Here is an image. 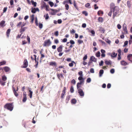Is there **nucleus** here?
<instances>
[{
	"label": "nucleus",
	"instance_id": "64",
	"mask_svg": "<svg viewBox=\"0 0 132 132\" xmlns=\"http://www.w3.org/2000/svg\"><path fill=\"white\" fill-rule=\"evenodd\" d=\"M86 24L85 23H83L82 25V27L83 28H85L86 27Z\"/></svg>",
	"mask_w": 132,
	"mask_h": 132
},
{
	"label": "nucleus",
	"instance_id": "42",
	"mask_svg": "<svg viewBox=\"0 0 132 132\" xmlns=\"http://www.w3.org/2000/svg\"><path fill=\"white\" fill-rule=\"evenodd\" d=\"M128 43V41H126L124 42V45H123V47H124L126 46L127 45Z\"/></svg>",
	"mask_w": 132,
	"mask_h": 132
},
{
	"label": "nucleus",
	"instance_id": "43",
	"mask_svg": "<svg viewBox=\"0 0 132 132\" xmlns=\"http://www.w3.org/2000/svg\"><path fill=\"white\" fill-rule=\"evenodd\" d=\"M90 6V4L89 3H87L85 5V7L88 8H89V6Z\"/></svg>",
	"mask_w": 132,
	"mask_h": 132
},
{
	"label": "nucleus",
	"instance_id": "20",
	"mask_svg": "<svg viewBox=\"0 0 132 132\" xmlns=\"http://www.w3.org/2000/svg\"><path fill=\"white\" fill-rule=\"evenodd\" d=\"M117 55V53H116L114 52H112V54H111V56L112 57H116Z\"/></svg>",
	"mask_w": 132,
	"mask_h": 132
},
{
	"label": "nucleus",
	"instance_id": "44",
	"mask_svg": "<svg viewBox=\"0 0 132 132\" xmlns=\"http://www.w3.org/2000/svg\"><path fill=\"white\" fill-rule=\"evenodd\" d=\"M91 79L90 78H88L86 80V82L88 83H89L91 82Z\"/></svg>",
	"mask_w": 132,
	"mask_h": 132
},
{
	"label": "nucleus",
	"instance_id": "12",
	"mask_svg": "<svg viewBox=\"0 0 132 132\" xmlns=\"http://www.w3.org/2000/svg\"><path fill=\"white\" fill-rule=\"evenodd\" d=\"M12 89L13 93L17 97L18 95V93L16 92V90H15L14 87H13Z\"/></svg>",
	"mask_w": 132,
	"mask_h": 132
},
{
	"label": "nucleus",
	"instance_id": "34",
	"mask_svg": "<svg viewBox=\"0 0 132 132\" xmlns=\"http://www.w3.org/2000/svg\"><path fill=\"white\" fill-rule=\"evenodd\" d=\"M100 51H98L96 54V57H100Z\"/></svg>",
	"mask_w": 132,
	"mask_h": 132
},
{
	"label": "nucleus",
	"instance_id": "9",
	"mask_svg": "<svg viewBox=\"0 0 132 132\" xmlns=\"http://www.w3.org/2000/svg\"><path fill=\"white\" fill-rule=\"evenodd\" d=\"M37 11H39V10L38 8H32L31 9V12L33 13H35Z\"/></svg>",
	"mask_w": 132,
	"mask_h": 132
},
{
	"label": "nucleus",
	"instance_id": "45",
	"mask_svg": "<svg viewBox=\"0 0 132 132\" xmlns=\"http://www.w3.org/2000/svg\"><path fill=\"white\" fill-rule=\"evenodd\" d=\"M82 72V71H80L78 72V74L80 76H83Z\"/></svg>",
	"mask_w": 132,
	"mask_h": 132
},
{
	"label": "nucleus",
	"instance_id": "56",
	"mask_svg": "<svg viewBox=\"0 0 132 132\" xmlns=\"http://www.w3.org/2000/svg\"><path fill=\"white\" fill-rule=\"evenodd\" d=\"M112 12V11L110 10V11L108 14V15L109 16H111Z\"/></svg>",
	"mask_w": 132,
	"mask_h": 132
},
{
	"label": "nucleus",
	"instance_id": "47",
	"mask_svg": "<svg viewBox=\"0 0 132 132\" xmlns=\"http://www.w3.org/2000/svg\"><path fill=\"white\" fill-rule=\"evenodd\" d=\"M77 42L79 44H80L82 43H83V41L82 40H77Z\"/></svg>",
	"mask_w": 132,
	"mask_h": 132
},
{
	"label": "nucleus",
	"instance_id": "58",
	"mask_svg": "<svg viewBox=\"0 0 132 132\" xmlns=\"http://www.w3.org/2000/svg\"><path fill=\"white\" fill-rule=\"evenodd\" d=\"M76 81L74 79H73L71 81V83L73 84H75Z\"/></svg>",
	"mask_w": 132,
	"mask_h": 132
},
{
	"label": "nucleus",
	"instance_id": "4",
	"mask_svg": "<svg viewBox=\"0 0 132 132\" xmlns=\"http://www.w3.org/2000/svg\"><path fill=\"white\" fill-rule=\"evenodd\" d=\"M28 65V62L26 59H25L23 62V65L21 66V68H26Z\"/></svg>",
	"mask_w": 132,
	"mask_h": 132
},
{
	"label": "nucleus",
	"instance_id": "32",
	"mask_svg": "<svg viewBox=\"0 0 132 132\" xmlns=\"http://www.w3.org/2000/svg\"><path fill=\"white\" fill-rule=\"evenodd\" d=\"M77 102V100L75 99H72L71 101L72 103L75 104Z\"/></svg>",
	"mask_w": 132,
	"mask_h": 132
},
{
	"label": "nucleus",
	"instance_id": "14",
	"mask_svg": "<svg viewBox=\"0 0 132 132\" xmlns=\"http://www.w3.org/2000/svg\"><path fill=\"white\" fill-rule=\"evenodd\" d=\"M90 60H91L94 62H96V59L93 56H92L90 57Z\"/></svg>",
	"mask_w": 132,
	"mask_h": 132
},
{
	"label": "nucleus",
	"instance_id": "24",
	"mask_svg": "<svg viewBox=\"0 0 132 132\" xmlns=\"http://www.w3.org/2000/svg\"><path fill=\"white\" fill-rule=\"evenodd\" d=\"M99 31L101 32L102 33H104L105 32V30L102 27H100Z\"/></svg>",
	"mask_w": 132,
	"mask_h": 132
},
{
	"label": "nucleus",
	"instance_id": "22",
	"mask_svg": "<svg viewBox=\"0 0 132 132\" xmlns=\"http://www.w3.org/2000/svg\"><path fill=\"white\" fill-rule=\"evenodd\" d=\"M105 63L106 64L108 65H111V62L110 61H105Z\"/></svg>",
	"mask_w": 132,
	"mask_h": 132
},
{
	"label": "nucleus",
	"instance_id": "23",
	"mask_svg": "<svg viewBox=\"0 0 132 132\" xmlns=\"http://www.w3.org/2000/svg\"><path fill=\"white\" fill-rule=\"evenodd\" d=\"M11 31V29H8L7 31L6 34V35L7 37H9V34H10Z\"/></svg>",
	"mask_w": 132,
	"mask_h": 132
},
{
	"label": "nucleus",
	"instance_id": "52",
	"mask_svg": "<svg viewBox=\"0 0 132 132\" xmlns=\"http://www.w3.org/2000/svg\"><path fill=\"white\" fill-rule=\"evenodd\" d=\"M90 72L92 73H94V70L93 68H91L90 70Z\"/></svg>",
	"mask_w": 132,
	"mask_h": 132
},
{
	"label": "nucleus",
	"instance_id": "27",
	"mask_svg": "<svg viewBox=\"0 0 132 132\" xmlns=\"http://www.w3.org/2000/svg\"><path fill=\"white\" fill-rule=\"evenodd\" d=\"M29 97L30 98H32V91L30 90H29Z\"/></svg>",
	"mask_w": 132,
	"mask_h": 132
},
{
	"label": "nucleus",
	"instance_id": "30",
	"mask_svg": "<svg viewBox=\"0 0 132 132\" xmlns=\"http://www.w3.org/2000/svg\"><path fill=\"white\" fill-rule=\"evenodd\" d=\"M31 2L34 7H36V6L37 3L36 2H35L33 0H32L31 1Z\"/></svg>",
	"mask_w": 132,
	"mask_h": 132
},
{
	"label": "nucleus",
	"instance_id": "40",
	"mask_svg": "<svg viewBox=\"0 0 132 132\" xmlns=\"http://www.w3.org/2000/svg\"><path fill=\"white\" fill-rule=\"evenodd\" d=\"M48 3L51 7H52L54 5V3L50 1L48 2Z\"/></svg>",
	"mask_w": 132,
	"mask_h": 132
},
{
	"label": "nucleus",
	"instance_id": "2",
	"mask_svg": "<svg viewBox=\"0 0 132 132\" xmlns=\"http://www.w3.org/2000/svg\"><path fill=\"white\" fill-rule=\"evenodd\" d=\"M13 103L6 104L4 106V108L11 111H12L13 109Z\"/></svg>",
	"mask_w": 132,
	"mask_h": 132
},
{
	"label": "nucleus",
	"instance_id": "36",
	"mask_svg": "<svg viewBox=\"0 0 132 132\" xmlns=\"http://www.w3.org/2000/svg\"><path fill=\"white\" fill-rule=\"evenodd\" d=\"M73 5L76 9H78V7L76 3V1H73Z\"/></svg>",
	"mask_w": 132,
	"mask_h": 132
},
{
	"label": "nucleus",
	"instance_id": "25",
	"mask_svg": "<svg viewBox=\"0 0 132 132\" xmlns=\"http://www.w3.org/2000/svg\"><path fill=\"white\" fill-rule=\"evenodd\" d=\"M44 17L46 20H48L49 18V16L48 13L46 14L45 15H44Z\"/></svg>",
	"mask_w": 132,
	"mask_h": 132
},
{
	"label": "nucleus",
	"instance_id": "11",
	"mask_svg": "<svg viewBox=\"0 0 132 132\" xmlns=\"http://www.w3.org/2000/svg\"><path fill=\"white\" fill-rule=\"evenodd\" d=\"M3 69H4L6 72H7L9 71L10 69L9 67H5L3 68Z\"/></svg>",
	"mask_w": 132,
	"mask_h": 132
},
{
	"label": "nucleus",
	"instance_id": "60",
	"mask_svg": "<svg viewBox=\"0 0 132 132\" xmlns=\"http://www.w3.org/2000/svg\"><path fill=\"white\" fill-rule=\"evenodd\" d=\"M57 23L59 24H61L62 22V21L61 19H59L57 20Z\"/></svg>",
	"mask_w": 132,
	"mask_h": 132
},
{
	"label": "nucleus",
	"instance_id": "26",
	"mask_svg": "<svg viewBox=\"0 0 132 132\" xmlns=\"http://www.w3.org/2000/svg\"><path fill=\"white\" fill-rule=\"evenodd\" d=\"M103 18L101 17H99L98 19V21L101 23L103 22Z\"/></svg>",
	"mask_w": 132,
	"mask_h": 132
},
{
	"label": "nucleus",
	"instance_id": "61",
	"mask_svg": "<svg viewBox=\"0 0 132 132\" xmlns=\"http://www.w3.org/2000/svg\"><path fill=\"white\" fill-rule=\"evenodd\" d=\"M106 41L107 43H108L109 44H110L111 43V41L110 40L108 39L106 40Z\"/></svg>",
	"mask_w": 132,
	"mask_h": 132
},
{
	"label": "nucleus",
	"instance_id": "59",
	"mask_svg": "<svg viewBox=\"0 0 132 132\" xmlns=\"http://www.w3.org/2000/svg\"><path fill=\"white\" fill-rule=\"evenodd\" d=\"M27 99V97H23V100H22L23 102H25L26 101Z\"/></svg>",
	"mask_w": 132,
	"mask_h": 132
},
{
	"label": "nucleus",
	"instance_id": "38",
	"mask_svg": "<svg viewBox=\"0 0 132 132\" xmlns=\"http://www.w3.org/2000/svg\"><path fill=\"white\" fill-rule=\"evenodd\" d=\"M82 13L85 15V16H87L88 15V14L87 12L85 11H83L82 12Z\"/></svg>",
	"mask_w": 132,
	"mask_h": 132
},
{
	"label": "nucleus",
	"instance_id": "8",
	"mask_svg": "<svg viewBox=\"0 0 132 132\" xmlns=\"http://www.w3.org/2000/svg\"><path fill=\"white\" fill-rule=\"evenodd\" d=\"M63 46L62 45H60L57 48V50L58 52H62L63 50Z\"/></svg>",
	"mask_w": 132,
	"mask_h": 132
},
{
	"label": "nucleus",
	"instance_id": "17",
	"mask_svg": "<svg viewBox=\"0 0 132 132\" xmlns=\"http://www.w3.org/2000/svg\"><path fill=\"white\" fill-rule=\"evenodd\" d=\"M5 21H4L2 20L0 22V26L3 27L5 26L4 24Z\"/></svg>",
	"mask_w": 132,
	"mask_h": 132
},
{
	"label": "nucleus",
	"instance_id": "10",
	"mask_svg": "<svg viewBox=\"0 0 132 132\" xmlns=\"http://www.w3.org/2000/svg\"><path fill=\"white\" fill-rule=\"evenodd\" d=\"M27 27H25L21 28L20 30V33H21V34H22V33L26 29H27Z\"/></svg>",
	"mask_w": 132,
	"mask_h": 132
},
{
	"label": "nucleus",
	"instance_id": "55",
	"mask_svg": "<svg viewBox=\"0 0 132 132\" xmlns=\"http://www.w3.org/2000/svg\"><path fill=\"white\" fill-rule=\"evenodd\" d=\"M54 35L56 36H58L59 35L58 31H56L54 33Z\"/></svg>",
	"mask_w": 132,
	"mask_h": 132
},
{
	"label": "nucleus",
	"instance_id": "7",
	"mask_svg": "<svg viewBox=\"0 0 132 132\" xmlns=\"http://www.w3.org/2000/svg\"><path fill=\"white\" fill-rule=\"evenodd\" d=\"M83 83V81H80V82H78L77 85V89H79V88H80L81 87V84Z\"/></svg>",
	"mask_w": 132,
	"mask_h": 132
},
{
	"label": "nucleus",
	"instance_id": "5",
	"mask_svg": "<svg viewBox=\"0 0 132 132\" xmlns=\"http://www.w3.org/2000/svg\"><path fill=\"white\" fill-rule=\"evenodd\" d=\"M78 93L80 96L81 97H83L84 95V93L82 90L81 88H79L78 89Z\"/></svg>",
	"mask_w": 132,
	"mask_h": 132
},
{
	"label": "nucleus",
	"instance_id": "41",
	"mask_svg": "<svg viewBox=\"0 0 132 132\" xmlns=\"http://www.w3.org/2000/svg\"><path fill=\"white\" fill-rule=\"evenodd\" d=\"M35 23L37 26H38V21L37 18V17H36L35 18Z\"/></svg>",
	"mask_w": 132,
	"mask_h": 132
},
{
	"label": "nucleus",
	"instance_id": "63",
	"mask_svg": "<svg viewBox=\"0 0 132 132\" xmlns=\"http://www.w3.org/2000/svg\"><path fill=\"white\" fill-rule=\"evenodd\" d=\"M22 44L23 45L26 44L27 43V42L25 40H24L22 41Z\"/></svg>",
	"mask_w": 132,
	"mask_h": 132
},
{
	"label": "nucleus",
	"instance_id": "16",
	"mask_svg": "<svg viewBox=\"0 0 132 132\" xmlns=\"http://www.w3.org/2000/svg\"><path fill=\"white\" fill-rule=\"evenodd\" d=\"M47 5H46V3L44 2H43L42 4V5L41 6V7L42 8H45L46 7H47Z\"/></svg>",
	"mask_w": 132,
	"mask_h": 132
},
{
	"label": "nucleus",
	"instance_id": "39",
	"mask_svg": "<svg viewBox=\"0 0 132 132\" xmlns=\"http://www.w3.org/2000/svg\"><path fill=\"white\" fill-rule=\"evenodd\" d=\"M70 91L71 93H73L74 92V90L73 86H71L70 89Z\"/></svg>",
	"mask_w": 132,
	"mask_h": 132
},
{
	"label": "nucleus",
	"instance_id": "13",
	"mask_svg": "<svg viewBox=\"0 0 132 132\" xmlns=\"http://www.w3.org/2000/svg\"><path fill=\"white\" fill-rule=\"evenodd\" d=\"M127 57L128 60L132 62V54H129L128 55Z\"/></svg>",
	"mask_w": 132,
	"mask_h": 132
},
{
	"label": "nucleus",
	"instance_id": "3",
	"mask_svg": "<svg viewBox=\"0 0 132 132\" xmlns=\"http://www.w3.org/2000/svg\"><path fill=\"white\" fill-rule=\"evenodd\" d=\"M51 41L50 39L45 40L43 44L44 46H49L51 44Z\"/></svg>",
	"mask_w": 132,
	"mask_h": 132
},
{
	"label": "nucleus",
	"instance_id": "29",
	"mask_svg": "<svg viewBox=\"0 0 132 132\" xmlns=\"http://www.w3.org/2000/svg\"><path fill=\"white\" fill-rule=\"evenodd\" d=\"M2 79L3 81H5L7 80V77L5 75H4L2 77Z\"/></svg>",
	"mask_w": 132,
	"mask_h": 132
},
{
	"label": "nucleus",
	"instance_id": "18",
	"mask_svg": "<svg viewBox=\"0 0 132 132\" xmlns=\"http://www.w3.org/2000/svg\"><path fill=\"white\" fill-rule=\"evenodd\" d=\"M121 64L122 65H126L127 64V63L124 61H121Z\"/></svg>",
	"mask_w": 132,
	"mask_h": 132
},
{
	"label": "nucleus",
	"instance_id": "51",
	"mask_svg": "<svg viewBox=\"0 0 132 132\" xmlns=\"http://www.w3.org/2000/svg\"><path fill=\"white\" fill-rule=\"evenodd\" d=\"M54 42L56 44H57L59 43V41L58 39H55L54 40Z\"/></svg>",
	"mask_w": 132,
	"mask_h": 132
},
{
	"label": "nucleus",
	"instance_id": "21",
	"mask_svg": "<svg viewBox=\"0 0 132 132\" xmlns=\"http://www.w3.org/2000/svg\"><path fill=\"white\" fill-rule=\"evenodd\" d=\"M6 63V62L5 61H3L0 62V66L5 65Z\"/></svg>",
	"mask_w": 132,
	"mask_h": 132
},
{
	"label": "nucleus",
	"instance_id": "1",
	"mask_svg": "<svg viewBox=\"0 0 132 132\" xmlns=\"http://www.w3.org/2000/svg\"><path fill=\"white\" fill-rule=\"evenodd\" d=\"M110 10H112L113 12V18L115 17L119 13V9L118 6H115L114 4L113 3H111L110 5Z\"/></svg>",
	"mask_w": 132,
	"mask_h": 132
},
{
	"label": "nucleus",
	"instance_id": "48",
	"mask_svg": "<svg viewBox=\"0 0 132 132\" xmlns=\"http://www.w3.org/2000/svg\"><path fill=\"white\" fill-rule=\"evenodd\" d=\"M22 23V22H19L17 24V26L18 27H21V24Z\"/></svg>",
	"mask_w": 132,
	"mask_h": 132
},
{
	"label": "nucleus",
	"instance_id": "6",
	"mask_svg": "<svg viewBox=\"0 0 132 132\" xmlns=\"http://www.w3.org/2000/svg\"><path fill=\"white\" fill-rule=\"evenodd\" d=\"M66 89V87H64L63 90L62 91V93L61 94V98L62 99L64 98V96L65 94Z\"/></svg>",
	"mask_w": 132,
	"mask_h": 132
},
{
	"label": "nucleus",
	"instance_id": "50",
	"mask_svg": "<svg viewBox=\"0 0 132 132\" xmlns=\"http://www.w3.org/2000/svg\"><path fill=\"white\" fill-rule=\"evenodd\" d=\"M65 7L66 8V9L67 10H68L69 9V5L68 4H66L65 5Z\"/></svg>",
	"mask_w": 132,
	"mask_h": 132
},
{
	"label": "nucleus",
	"instance_id": "53",
	"mask_svg": "<svg viewBox=\"0 0 132 132\" xmlns=\"http://www.w3.org/2000/svg\"><path fill=\"white\" fill-rule=\"evenodd\" d=\"M26 24V23L24 22H22V23L21 24V28H23Z\"/></svg>",
	"mask_w": 132,
	"mask_h": 132
},
{
	"label": "nucleus",
	"instance_id": "31",
	"mask_svg": "<svg viewBox=\"0 0 132 132\" xmlns=\"http://www.w3.org/2000/svg\"><path fill=\"white\" fill-rule=\"evenodd\" d=\"M123 34H126L128 33V31H127V28L123 29V31L122 32Z\"/></svg>",
	"mask_w": 132,
	"mask_h": 132
},
{
	"label": "nucleus",
	"instance_id": "62",
	"mask_svg": "<svg viewBox=\"0 0 132 132\" xmlns=\"http://www.w3.org/2000/svg\"><path fill=\"white\" fill-rule=\"evenodd\" d=\"M87 58V55H85L83 57V60H86Z\"/></svg>",
	"mask_w": 132,
	"mask_h": 132
},
{
	"label": "nucleus",
	"instance_id": "37",
	"mask_svg": "<svg viewBox=\"0 0 132 132\" xmlns=\"http://www.w3.org/2000/svg\"><path fill=\"white\" fill-rule=\"evenodd\" d=\"M70 98V96H69V95L67 96L66 100V103H67L68 102V101L69 100Z\"/></svg>",
	"mask_w": 132,
	"mask_h": 132
},
{
	"label": "nucleus",
	"instance_id": "46",
	"mask_svg": "<svg viewBox=\"0 0 132 132\" xmlns=\"http://www.w3.org/2000/svg\"><path fill=\"white\" fill-rule=\"evenodd\" d=\"M38 26L40 29H42L43 27L42 24L39 23L38 25Z\"/></svg>",
	"mask_w": 132,
	"mask_h": 132
},
{
	"label": "nucleus",
	"instance_id": "49",
	"mask_svg": "<svg viewBox=\"0 0 132 132\" xmlns=\"http://www.w3.org/2000/svg\"><path fill=\"white\" fill-rule=\"evenodd\" d=\"M27 39L28 41V43L29 44L30 43V37H29V36H27Z\"/></svg>",
	"mask_w": 132,
	"mask_h": 132
},
{
	"label": "nucleus",
	"instance_id": "35",
	"mask_svg": "<svg viewBox=\"0 0 132 132\" xmlns=\"http://www.w3.org/2000/svg\"><path fill=\"white\" fill-rule=\"evenodd\" d=\"M5 82H3L0 79V84L2 86H4L5 85Z\"/></svg>",
	"mask_w": 132,
	"mask_h": 132
},
{
	"label": "nucleus",
	"instance_id": "15",
	"mask_svg": "<svg viewBox=\"0 0 132 132\" xmlns=\"http://www.w3.org/2000/svg\"><path fill=\"white\" fill-rule=\"evenodd\" d=\"M50 65L51 66H56V63L55 62L52 61L51 62L49 63Z\"/></svg>",
	"mask_w": 132,
	"mask_h": 132
},
{
	"label": "nucleus",
	"instance_id": "54",
	"mask_svg": "<svg viewBox=\"0 0 132 132\" xmlns=\"http://www.w3.org/2000/svg\"><path fill=\"white\" fill-rule=\"evenodd\" d=\"M70 43L71 44H75V42L74 41H73V40H70Z\"/></svg>",
	"mask_w": 132,
	"mask_h": 132
},
{
	"label": "nucleus",
	"instance_id": "28",
	"mask_svg": "<svg viewBox=\"0 0 132 132\" xmlns=\"http://www.w3.org/2000/svg\"><path fill=\"white\" fill-rule=\"evenodd\" d=\"M78 79L80 81H83V83L84 82V78L82 77V76H80L78 78Z\"/></svg>",
	"mask_w": 132,
	"mask_h": 132
},
{
	"label": "nucleus",
	"instance_id": "57",
	"mask_svg": "<svg viewBox=\"0 0 132 132\" xmlns=\"http://www.w3.org/2000/svg\"><path fill=\"white\" fill-rule=\"evenodd\" d=\"M110 72L111 73H113L114 72V70L113 69H111L110 70Z\"/></svg>",
	"mask_w": 132,
	"mask_h": 132
},
{
	"label": "nucleus",
	"instance_id": "33",
	"mask_svg": "<svg viewBox=\"0 0 132 132\" xmlns=\"http://www.w3.org/2000/svg\"><path fill=\"white\" fill-rule=\"evenodd\" d=\"M103 14V12L101 10L98 11L97 12L98 15H100L101 14Z\"/></svg>",
	"mask_w": 132,
	"mask_h": 132
},
{
	"label": "nucleus",
	"instance_id": "19",
	"mask_svg": "<svg viewBox=\"0 0 132 132\" xmlns=\"http://www.w3.org/2000/svg\"><path fill=\"white\" fill-rule=\"evenodd\" d=\"M104 73V71L103 70L101 69V70L99 72V77H101L103 73Z\"/></svg>",
	"mask_w": 132,
	"mask_h": 132
}]
</instances>
